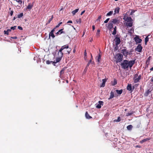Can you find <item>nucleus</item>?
Listing matches in <instances>:
<instances>
[{"mask_svg": "<svg viewBox=\"0 0 153 153\" xmlns=\"http://www.w3.org/2000/svg\"><path fill=\"white\" fill-rule=\"evenodd\" d=\"M135 62V60H130L129 61L127 60H125L121 63V65L122 68L124 69L128 68L129 67L130 68H131L133 65L134 64Z\"/></svg>", "mask_w": 153, "mask_h": 153, "instance_id": "nucleus-1", "label": "nucleus"}, {"mask_svg": "<svg viewBox=\"0 0 153 153\" xmlns=\"http://www.w3.org/2000/svg\"><path fill=\"white\" fill-rule=\"evenodd\" d=\"M68 48V45H65L62 46L58 52V55L59 57L62 58L63 54H64L62 51L65 49H67Z\"/></svg>", "mask_w": 153, "mask_h": 153, "instance_id": "nucleus-2", "label": "nucleus"}, {"mask_svg": "<svg viewBox=\"0 0 153 153\" xmlns=\"http://www.w3.org/2000/svg\"><path fill=\"white\" fill-rule=\"evenodd\" d=\"M141 76L140 75H138V74H135L133 78V80L134 83H137L139 82V81L141 79Z\"/></svg>", "mask_w": 153, "mask_h": 153, "instance_id": "nucleus-3", "label": "nucleus"}, {"mask_svg": "<svg viewBox=\"0 0 153 153\" xmlns=\"http://www.w3.org/2000/svg\"><path fill=\"white\" fill-rule=\"evenodd\" d=\"M117 55V62H120L123 60V55L121 53H118Z\"/></svg>", "mask_w": 153, "mask_h": 153, "instance_id": "nucleus-4", "label": "nucleus"}, {"mask_svg": "<svg viewBox=\"0 0 153 153\" xmlns=\"http://www.w3.org/2000/svg\"><path fill=\"white\" fill-rule=\"evenodd\" d=\"M142 47L141 44H138L137 47L135 48V51L139 52H141L142 51Z\"/></svg>", "mask_w": 153, "mask_h": 153, "instance_id": "nucleus-5", "label": "nucleus"}, {"mask_svg": "<svg viewBox=\"0 0 153 153\" xmlns=\"http://www.w3.org/2000/svg\"><path fill=\"white\" fill-rule=\"evenodd\" d=\"M134 39L137 44L140 43L142 41V39L139 38V36H136Z\"/></svg>", "mask_w": 153, "mask_h": 153, "instance_id": "nucleus-6", "label": "nucleus"}, {"mask_svg": "<svg viewBox=\"0 0 153 153\" xmlns=\"http://www.w3.org/2000/svg\"><path fill=\"white\" fill-rule=\"evenodd\" d=\"M114 41L116 46H117L120 42V39L119 37H116L114 39Z\"/></svg>", "mask_w": 153, "mask_h": 153, "instance_id": "nucleus-7", "label": "nucleus"}, {"mask_svg": "<svg viewBox=\"0 0 153 153\" xmlns=\"http://www.w3.org/2000/svg\"><path fill=\"white\" fill-rule=\"evenodd\" d=\"M113 24L110 21L107 26V28L109 29L110 30H111L113 28Z\"/></svg>", "mask_w": 153, "mask_h": 153, "instance_id": "nucleus-8", "label": "nucleus"}, {"mask_svg": "<svg viewBox=\"0 0 153 153\" xmlns=\"http://www.w3.org/2000/svg\"><path fill=\"white\" fill-rule=\"evenodd\" d=\"M110 21L113 24H118L120 22L119 20H118L117 18H115L111 19Z\"/></svg>", "mask_w": 153, "mask_h": 153, "instance_id": "nucleus-9", "label": "nucleus"}, {"mask_svg": "<svg viewBox=\"0 0 153 153\" xmlns=\"http://www.w3.org/2000/svg\"><path fill=\"white\" fill-rule=\"evenodd\" d=\"M123 19L127 22L132 21V19L130 17L124 16L123 18Z\"/></svg>", "mask_w": 153, "mask_h": 153, "instance_id": "nucleus-10", "label": "nucleus"}, {"mask_svg": "<svg viewBox=\"0 0 153 153\" xmlns=\"http://www.w3.org/2000/svg\"><path fill=\"white\" fill-rule=\"evenodd\" d=\"M121 53H123V55L126 56H127L128 54V52L126 49H122V50Z\"/></svg>", "mask_w": 153, "mask_h": 153, "instance_id": "nucleus-11", "label": "nucleus"}, {"mask_svg": "<svg viewBox=\"0 0 153 153\" xmlns=\"http://www.w3.org/2000/svg\"><path fill=\"white\" fill-rule=\"evenodd\" d=\"M103 102L102 101H100L98 102V104L96 105V107L98 108H101V105H103Z\"/></svg>", "mask_w": 153, "mask_h": 153, "instance_id": "nucleus-12", "label": "nucleus"}, {"mask_svg": "<svg viewBox=\"0 0 153 153\" xmlns=\"http://www.w3.org/2000/svg\"><path fill=\"white\" fill-rule=\"evenodd\" d=\"M67 50H66L65 49L63 50V52L64 54H67L68 53L69 54L70 53L71 49V48H69Z\"/></svg>", "mask_w": 153, "mask_h": 153, "instance_id": "nucleus-13", "label": "nucleus"}, {"mask_svg": "<svg viewBox=\"0 0 153 153\" xmlns=\"http://www.w3.org/2000/svg\"><path fill=\"white\" fill-rule=\"evenodd\" d=\"M133 23L132 21L126 22V25L128 27H131L132 26Z\"/></svg>", "mask_w": 153, "mask_h": 153, "instance_id": "nucleus-14", "label": "nucleus"}, {"mask_svg": "<svg viewBox=\"0 0 153 153\" xmlns=\"http://www.w3.org/2000/svg\"><path fill=\"white\" fill-rule=\"evenodd\" d=\"M101 58V56L100 54H99L98 56L96 57V59L97 62L98 63H99L100 62V59Z\"/></svg>", "mask_w": 153, "mask_h": 153, "instance_id": "nucleus-15", "label": "nucleus"}, {"mask_svg": "<svg viewBox=\"0 0 153 153\" xmlns=\"http://www.w3.org/2000/svg\"><path fill=\"white\" fill-rule=\"evenodd\" d=\"M106 79H102V85H101V87H104L105 85V83L106 82Z\"/></svg>", "mask_w": 153, "mask_h": 153, "instance_id": "nucleus-16", "label": "nucleus"}, {"mask_svg": "<svg viewBox=\"0 0 153 153\" xmlns=\"http://www.w3.org/2000/svg\"><path fill=\"white\" fill-rule=\"evenodd\" d=\"M85 117L86 118L88 119H90L92 118L90 116L87 111L85 112Z\"/></svg>", "mask_w": 153, "mask_h": 153, "instance_id": "nucleus-17", "label": "nucleus"}, {"mask_svg": "<svg viewBox=\"0 0 153 153\" xmlns=\"http://www.w3.org/2000/svg\"><path fill=\"white\" fill-rule=\"evenodd\" d=\"M150 140V138H147L146 139H144L140 141V143L142 144V143H143L144 142H146L148 140Z\"/></svg>", "mask_w": 153, "mask_h": 153, "instance_id": "nucleus-18", "label": "nucleus"}, {"mask_svg": "<svg viewBox=\"0 0 153 153\" xmlns=\"http://www.w3.org/2000/svg\"><path fill=\"white\" fill-rule=\"evenodd\" d=\"M120 10V8L119 7H117L115 9V10L114 11V14H115L116 13H119Z\"/></svg>", "mask_w": 153, "mask_h": 153, "instance_id": "nucleus-19", "label": "nucleus"}, {"mask_svg": "<svg viewBox=\"0 0 153 153\" xmlns=\"http://www.w3.org/2000/svg\"><path fill=\"white\" fill-rule=\"evenodd\" d=\"M123 92V90L121 89L120 90H115V92H116L118 94H121Z\"/></svg>", "mask_w": 153, "mask_h": 153, "instance_id": "nucleus-20", "label": "nucleus"}, {"mask_svg": "<svg viewBox=\"0 0 153 153\" xmlns=\"http://www.w3.org/2000/svg\"><path fill=\"white\" fill-rule=\"evenodd\" d=\"M63 30V29H61L59 30L57 33H56V34L57 35L61 34L62 33H64V32L62 30Z\"/></svg>", "mask_w": 153, "mask_h": 153, "instance_id": "nucleus-21", "label": "nucleus"}, {"mask_svg": "<svg viewBox=\"0 0 153 153\" xmlns=\"http://www.w3.org/2000/svg\"><path fill=\"white\" fill-rule=\"evenodd\" d=\"M62 58L60 57H57L56 58V62H55V61H54V63H56L57 62H59V61L61 60Z\"/></svg>", "mask_w": 153, "mask_h": 153, "instance_id": "nucleus-22", "label": "nucleus"}, {"mask_svg": "<svg viewBox=\"0 0 153 153\" xmlns=\"http://www.w3.org/2000/svg\"><path fill=\"white\" fill-rule=\"evenodd\" d=\"M11 29H8L7 30H4V34H6L7 35H8L9 32L11 31Z\"/></svg>", "mask_w": 153, "mask_h": 153, "instance_id": "nucleus-23", "label": "nucleus"}, {"mask_svg": "<svg viewBox=\"0 0 153 153\" xmlns=\"http://www.w3.org/2000/svg\"><path fill=\"white\" fill-rule=\"evenodd\" d=\"M114 28V31L112 33V34L113 35H115L116 33V30H117V27L116 26H115Z\"/></svg>", "mask_w": 153, "mask_h": 153, "instance_id": "nucleus-24", "label": "nucleus"}, {"mask_svg": "<svg viewBox=\"0 0 153 153\" xmlns=\"http://www.w3.org/2000/svg\"><path fill=\"white\" fill-rule=\"evenodd\" d=\"M132 128H133V126H132V125H128L127 127V129L129 130H131L132 129Z\"/></svg>", "mask_w": 153, "mask_h": 153, "instance_id": "nucleus-25", "label": "nucleus"}, {"mask_svg": "<svg viewBox=\"0 0 153 153\" xmlns=\"http://www.w3.org/2000/svg\"><path fill=\"white\" fill-rule=\"evenodd\" d=\"M131 84H129L128 85L127 87V89L128 91H131Z\"/></svg>", "mask_w": 153, "mask_h": 153, "instance_id": "nucleus-26", "label": "nucleus"}, {"mask_svg": "<svg viewBox=\"0 0 153 153\" xmlns=\"http://www.w3.org/2000/svg\"><path fill=\"white\" fill-rule=\"evenodd\" d=\"M79 10V9H77L76 10L72 11V13L73 15H75L76 13H77Z\"/></svg>", "mask_w": 153, "mask_h": 153, "instance_id": "nucleus-27", "label": "nucleus"}, {"mask_svg": "<svg viewBox=\"0 0 153 153\" xmlns=\"http://www.w3.org/2000/svg\"><path fill=\"white\" fill-rule=\"evenodd\" d=\"M49 38H50V36H51L52 38H53L55 37V36L53 34V33L50 32L49 33Z\"/></svg>", "mask_w": 153, "mask_h": 153, "instance_id": "nucleus-28", "label": "nucleus"}, {"mask_svg": "<svg viewBox=\"0 0 153 153\" xmlns=\"http://www.w3.org/2000/svg\"><path fill=\"white\" fill-rule=\"evenodd\" d=\"M149 36V35L148 36H146L145 39V42L146 45L147 42L149 41V38L148 37Z\"/></svg>", "mask_w": 153, "mask_h": 153, "instance_id": "nucleus-29", "label": "nucleus"}, {"mask_svg": "<svg viewBox=\"0 0 153 153\" xmlns=\"http://www.w3.org/2000/svg\"><path fill=\"white\" fill-rule=\"evenodd\" d=\"M33 5L30 3H29L28 6L27 7V8L28 9H31L33 7Z\"/></svg>", "mask_w": 153, "mask_h": 153, "instance_id": "nucleus-30", "label": "nucleus"}, {"mask_svg": "<svg viewBox=\"0 0 153 153\" xmlns=\"http://www.w3.org/2000/svg\"><path fill=\"white\" fill-rule=\"evenodd\" d=\"M54 62H53L52 61H50L49 60H47L46 62V63L47 64H49L51 63H52L53 64H54Z\"/></svg>", "mask_w": 153, "mask_h": 153, "instance_id": "nucleus-31", "label": "nucleus"}, {"mask_svg": "<svg viewBox=\"0 0 153 153\" xmlns=\"http://www.w3.org/2000/svg\"><path fill=\"white\" fill-rule=\"evenodd\" d=\"M121 120L120 117H118L117 118V120H115L114 121L115 122H119Z\"/></svg>", "mask_w": 153, "mask_h": 153, "instance_id": "nucleus-32", "label": "nucleus"}, {"mask_svg": "<svg viewBox=\"0 0 153 153\" xmlns=\"http://www.w3.org/2000/svg\"><path fill=\"white\" fill-rule=\"evenodd\" d=\"M100 32V29H98L96 33V36L97 37H99V36Z\"/></svg>", "mask_w": 153, "mask_h": 153, "instance_id": "nucleus-33", "label": "nucleus"}, {"mask_svg": "<svg viewBox=\"0 0 153 153\" xmlns=\"http://www.w3.org/2000/svg\"><path fill=\"white\" fill-rule=\"evenodd\" d=\"M113 13V11H110L107 14L106 16H110Z\"/></svg>", "mask_w": 153, "mask_h": 153, "instance_id": "nucleus-34", "label": "nucleus"}, {"mask_svg": "<svg viewBox=\"0 0 153 153\" xmlns=\"http://www.w3.org/2000/svg\"><path fill=\"white\" fill-rule=\"evenodd\" d=\"M23 15V13H21L18 15V17L19 18L22 17Z\"/></svg>", "mask_w": 153, "mask_h": 153, "instance_id": "nucleus-35", "label": "nucleus"}, {"mask_svg": "<svg viewBox=\"0 0 153 153\" xmlns=\"http://www.w3.org/2000/svg\"><path fill=\"white\" fill-rule=\"evenodd\" d=\"M133 114V111L131 112H128L127 114L126 115V116H129Z\"/></svg>", "mask_w": 153, "mask_h": 153, "instance_id": "nucleus-36", "label": "nucleus"}, {"mask_svg": "<svg viewBox=\"0 0 153 153\" xmlns=\"http://www.w3.org/2000/svg\"><path fill=\"white\" fill-rule=\"evenodd\" d=\"M16 2H18L19 4H21L22 3V1L21 0H14Z\"/></svg>", "mask_w": 153, "mask_h": 153, "instance_id": "nucleus-37", "label": "nucleus"}, {"mask_svg": "<svg viewBox=\"0 0 153 153\" xmlns=\"http://www.w3.org/2000/svg\"><path fill=\"white\" fill-rule=\"evenodd\" d=\"M117 84V81L115 79H114V81L113 82V85H115Z\"/></svg>", "mask_w": 153, "mask_h": 153, "instance_id": "nucleus-38", "label": "nucleus"}, {"mask_svg": "<svg viewBox=\"0 0 153 153\" xmlns=\"http://www.w3.org/2000/svg\"><path fill=\"white\" fill-rule=\"evenodd\" d=\"M53 16H52L48 20L47 24H49L50 22L53 19Z\"/></svg>", "mask_w": 153, "mask_h": 153, "instance_id": "nucleus-39", "label": "nucleus"}, {"mask_svg": "<svg viewBox=\"0 0 153 153\" xmlns=\"http://www.w3.org/2000/svg\"><path fill=\"white\" fill-rule=\"evenodd\" d=\"M91 61H92L91 59H90L89 60V61L88 62V64L87 65V66H86L87 67H88L89 66V64L91 63Z\"/></svg>", "mask_w": 153, "mask_h": 153, "instance_id": "nucleus-40", "label": "nucleus"}, {"mask_svg": "<svg viewBox=\"0 0 153 153\" xmlns=\"http://www.w3.org/2000/svg\"><path fill=\"white\" fill-rule=\"evenodd\" d=\"M62 22H59V23L58 24V25L56 26V27H56V28H57V27H59L60 26V25L61 24H62Z\"/></svg>", "mask_w": 153, "mask_h": 153, "instance_id": "nucleus-41", "label": "nucleus"}, {"mask_svg": "<svg viewBox=\"0 0 153 153\" xmlns=\"http://www.w3.org/2000/svg\"><path fill=\"white\" fill-rule=\"evenodd\" d=\"M16 26H14L13 27H12L10 28V29H11V30H14L15 29H16Z\"/></svg>", "mask_w": 153, "mask_h": 153, "instance_id": "nucleus-42", "label": "nucleus"}, {"mask_svg": "<svg viewBox=\"0 0 153 153\" xmlns=\"http://www.w3.org/2000/svg\"><path fill=\"white\" fill-rule=\"evenodd\" d=\"M110 19L109 18H108L105 21H104V23H107L108 21H109V20Z\"/></svg>", "mask_w": 153, "mask_h": 153, "instance_id": "nucleus-43", "label": "nucleus"}, {"mask_svg": "<svg viewBox=\"0 0 153 153\" xmlns=\"http://www.w3.org/2000/svg\"><path fill=\"white\" fill-rule=\"evenodd\" d=\"M134 29H133V28H132V29H130V30H129L128 31V32L129 33H131V31L132 30L133 31H134Z\"/></svg>", "mask_w": 153, "mask_h": 153, "instance_id": "nucleus-44", "label": "nucleus"}, {"mask_svg": "<svg viewBox=\"0 0 153 153\" xmlns=\"http://www.w3.org/2000/svg\"><path fill=\"white\" fill-rule=\"evenodd\" d=\"M101 16H98V18L97 19V21H100V20L101 19Z\"/></svg>", "mask_w": 153, "mask_h": 153, "instance_id": "nucleus-45", "label": "nucleus"}, {"mask_svg": "<svg viewBox=\"0 0 153 153\" xmlns=\"http://www.w3.org/2000/svg\"><path fill=\"white\" fill-rule=\"evenodd\" d=\"M18 28L20 30H22V28L20 26H18Z\"/></svg>", "mask_w": 153, "mask_h": 153, "instance_id": "nucleus-46", "label": "nucleus"}, {"mask_svg": "<svg viewBox=\"0 0 153 153\" xmlns=\"http://www.w3.org/2000/svg\"><path fill=\"white\" fill-rule=\"evenodd\" d=\"M56 28V27H55L53 29H52L51 32H51V33H53L55 31V29Z\"/></svg>", "mask_w": 153, "mask_h": 153, "instance_id": "nucleus-47", "label": "nucleus"}, {"mask_svg": "<svg viewBox=\"0 0 153 153\" xmlns=\"http://www.w3.org/2000/svg\"><path fill=\"white\" fill-rule=\"evenodd\" d=\"M110 96H114V93L111 91V95Z\"/></svg>", "mask_w": 153, "mask_h": 153, "instance_id": "nucleus-48", "label": "nucleus"}, {"mask_svg": "<svg viewBox=\"0 0 153 153\" xmlns=\"http://www.w3.org/2000/svg\"><path fill=\"white\" fill-rule=\"evenodd\" d=\"M150 91H149V90H148L146 92V94L147 95H148L149 94V92H150Z\"/></svg>", "mask_w": 153, "mask_h": 153, "instance_id": "nucleus-49", "label": "nucleus"}, {"mask_svg": "<svg viewBox=\"0 0 153 153\" xmlns=\"http://www.w3.org/2000/svg\"><path fill=\"white\" fill-rule=\"evenodd\" d=\"M13 11H12V10L11 11V12L10 13V15L11 16H12L13 15Z\"/></svg>", "mask_w": 153, "mask_h": 153, "instance_id": "nucleus-50", "label": "nucleus"}, {"mask_svg": "<svg viewBox=\"0 0 153 153\" xmlns=\"http://www.w3.org/2000/svg\"><path fill=\"white\" fill-rule=\"evenodd\" d=\"M11 38L13 39H17V37L16 36L12 37Z\"/></svg>", "mask_w": 153, "mask_h": 153, "instance_id": "nucleus-51", "label": "nucleus"}, {"mask_svg": "<svg viewBox=\"0 0 153 153\" xmlns=\"http://www.w3.org/2000/svg\"><path fill=\"white\" fill-rule=\"evenodd\" d=\"M85 10H84V11H82L80 15H82L85 13Z\"/></svg>", "mask_w": 153, "mask_h": 153, "instance_id": "nucleus-52", "label": "nucleus"}, {"mask_svg": "<svg viewBox=\"0 0 153 153\" xmlns=\"http://www.w3.org/2000/svg\"><path fill=\"white\" fill-rule=\"evenodd\" d=\"M114 96H110V97L108 98V100H110L113 98Z\"/></svg>", "mask_w": 153, "mask_h": 153, "instance_id": "nucleus-53", "label": "nucleus"}, {"mask_svg": "<svg viewBox=\"0 0 153 153\" xmlns=\"http://www.w3.org/2000/svg\"><path fill=\"white\" fill-rule=\"evenodd\" d=\"M72 23V22L71 21H68L67 22L68 23Z\"/></svg>", "mask_w": 153, "mask_h": 153, "instance_id": "nucleus-54", "label": "nucleus"}, {"mask_svg": "<svg viewBox=\"0 0 153 153\" xmlns=\"http://www.w3.org/2000/svg\"><path fill=\"white\" fill-rule=\"evenodd\" d=\"M64 72L63 70H62L60 71V73L61 74H63Z\"/></svg>", "mask_w": 153, "mask_h": 153, "instance_id": "nucleus-55", "label": "nucleus"}, {"mask_svg": "<svg viewBox=\"0 0 153 153\" xmlns=\"http://www.w3.org/2000/svg\"><path fill=\"white\" fill-rule=\"evenodd\" d=\"M87 66H86V67L85 68V69H84V71L86 72L87 71Z\"/></svg>", "mask_w": 153, "mask_h": 153, "instance_id": "nucleus-56", "label": "nucleus"}, {"mask_svg": "<svg viewBox=\"0 0 153 153\" xmlns=\"http://www.w3.org/2000/svg\"><path fill=\"white\" fill-rule=\"evenodd\" d=\"M95 28V27L94 25L92 26V29L93 30H94Z\"/></svg>", "mask_w": 153, "mask_h": 153, "instance_id": "nucleus-57", "label": "nucleus"}, {"mask_svg": "<svg viewBox=\"0 0 153 153\" xmlns=\"http://www.w3.org/2000/svg\"><path fill=\"white\" fill-rule=\"evenodd\" d=\"M85 33V30H84V31H83V35L82 36H83L84 35Z\"/></svg>", "mask_w": 153, "mask_h": 153, "instance_id": "nucleus-58", "label": "nucleus"}, {"mask_svg": "<svg viewBox=\"0 0 153 153\" xmlns=\"http://www.w3.org/2000/svg\"><path fill=\"white\" fill-rule=\"evenodd\" d=\"M84 55L85 56H86V55H87V53L86 52V51H85L84 52Z\"/></svg>", "mask_w": 153, "mask_h": 153, "instance_id": "nucleus-59", "label": "nucleus"}, {"mask_svg": "<svg viewBox=\"0 0 153 153\" xmlns=\"http://www.w3.org/2000/svg\"><path fill=\"white\" fill-rule=\"evenodd\" d=\"M150 70H151V71H153V67H152V68H151L150 69Z\"/></svg>", "mask_w": 153, "mask_h": 153, "instance_id": "nucleus-60", "label": "nucleus"}, {"mask_svg": "<svg viewBox=\"0 0 153 153\" xmlns=\"http://www.w3.org/2000/svg\"><path fill=\"white\" fill-rule=\"evenodd\" d=\"M75 51H76V50H75V49H74L73 50V52L74 53H75Z\"/></svg>", "mask_w": 153, "mask_h": 153, "instance_id": "nucleus-61", "label": "nucleus"}, {"mask_svg": "<svg viewBox=\"0 0 153 153\" xmlns=\"http://www.w3.org/2000/svg\"><path fill=\"white\" fill-rule=\"evenodd\" d=\"M136 147H138V148H140V146L138 145V146H136Z\"/></svg>", "mask_w": 153, "mask_h": 153, "instance_id": "nucleus-62", "label": "nucleus"}, {"mask_svg": "<svg viewBox=\"0 0 153 153\" xmlns=\"http://www.w3.org/2000/svg\"><path fill=\"white\" fill-rule=\"evenodd\" d=\"M16 19V17H13V20H15Z\"/></svg>", "mask_w": 153, "mask_h": 153, "instance_id": "nucleus-63", "label": "nucleus"}, {"mask_svg": "<svg viewBox=\"0 0 153 153\" xmlns=\"http://www.w3.org/2000/svg\"><path fill=\"white\" fill-rule=\"evenodd\" d=\"M66 82H67V83H68V80H66Z\"/></svg>", "mask_w": 153, "mask_h": 153, "instance_id": "nucleus-64", "label": "nucleus"}]
</instances>
